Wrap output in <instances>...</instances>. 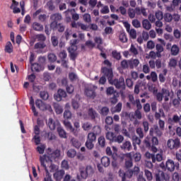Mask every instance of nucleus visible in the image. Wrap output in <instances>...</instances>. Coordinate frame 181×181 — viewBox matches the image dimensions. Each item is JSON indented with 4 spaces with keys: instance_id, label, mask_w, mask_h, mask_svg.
I'll return each mask as SVG.
<instances>
[{
    "instance_id": "a18cd8bd",
    "label": "nucleus",
    "mask_w": 181,
    "mask_h": 181,
    "mask_svg": "<svg viewBox=\"0 0 181 181\" xmlns=\"http://www.w3.org/2000/svg\"><path fill=\"white\" fill-rule=\"evenodd\" d=\"M98 142L102 148L105 146V138H104V136H100L98 139Z\"/></svg>"
},
{
    "instance_id": "f8f14e48",
    "label": "nucleus",
    "mask_w": 181,
    "mask_h": 181,
    "mask_svg": "<svg viewBox=\"0 0 181 181\" xmlns=\"http://www.w3.org/2000/svg\"><path fill=\"white\" fill-rule=\"evenodd\" d=\"M154 134L157 135V136H162V131H160L159 127L156 125L150 129V135L153 136Z\"/></svg>"
},
{
    "instance_id": "1a4fd4ad",
    "label": "nucleus",
    "mask_w": 181,
    "mask_h": 181,
    "mask_svg": "<svg viewBox=\"0 0 181 181\" xmlns=\"http://www.w3.org/2000/svg\"><path fill=\"white\" fill-rule=\"evenodd\" d=\"M167 146L169 149H177L180 146V140L179 139H169L167 141Z\"/></svg>"
},
{
    "instance_id": "cd10ccee",
    "label": "nucleus",
    "mask_w": 181,
    "mask_h": 181,
    "mask_svg": "<svg viewBox=\"0 0 181 181\" xmlns=\"http://www.w3.org/2000/svg\"><path fill=\"white\" fill-rule=\"evenodd\" d=\"M143 28L146 29V30H149L151 28H152V25L148 20H144L142 22Z\"/></svg>"
},
{
    "instance_id": "a211bd4d",
    "label": "nucleus",
    "mask_w": 181,
    "mask_h": 181,
    "mask_svg": "<svg viewBox=\"0 0 181 181\" xmlns=\"http://www.w3.org/2000/svg\"><path fill=\"white\" fill-rule=\"evenodd\" d=\"M129 68L134 69V67H138L139 66V59H132L129 60Z\"/></svg>"
},
{
    "instance_id": "a878e982",
    "label": "nucleus",
    "mask_w": 181,
    "mask_h": 181,
    "mask_svg": "<svg viewBox=\"0 0 181 181\" xmlns=\"http://www.w3.org/2000/svg\"><path fill=\"white\" fill-rule=\"evenodd\" d=\"M121 148L125 151H131V149H132V144L130 143V141H127L122 144Z\"/></svg>"
},
{
    "instance_id": "680f3d73",
    "label": "nucleus",
    "mask_w": 181,
    "mask_h": 181,
    "mask_svg": "<svg viewBox=\"0 0 181 181\" xmlns=\"http://www.w3.org/2000/svg\"><path fill=\"white\" fill-rule=\"evenodd\" d=\"M83 21L87 23H90L91 22V16L88 13H85L83 15Z\"/></svg>"
},
{
    "instance_id": "dca6fc26",
    "label": "nucleus",
    "mask_w": 181,
    "mask_h": 181,
    "mask_svg": "<svg viewBox=\"0 0 181 181\" xmlns=\"http://www.w3.org/2000/svg\"><path fill=\"white\" fill-rule=\"evenodd\" d=\"M64 174H65V172L63 170L56 171V173H54V179H56V180H61L63 179Z\"/></svg>"
},
{
    "instance_id": "49530a36",
    "label": "nucleus",
    "mask_w": 181,
    "mask_h": 181,
    "mask_svg": "<svg viewBox=\"0 0 181 181\" xmlns=\"http://www.w3.org/2000/svg\"><path fill=\"white\" fill-rule=\"evenodd\" d=\"M129 52H131V53H132V54H134V56H136L138 54V49L135 47V45H134V44L131 45Z\"/></svg>"
},
{
    "instance_id": "864d4df0",
    "label": "nucleus",
    "mask_w": 181,
    "mask_h": 181,
    "mask_svg": "<svg viewBox=\"0 0 181 181\" xmlns=\"http://www.w3.org/2000/svg\"><path fill=\"white\" fill-rule=\"evenodd\" d=\"M145 156H146V158H147L148 159H151V158L153 163H155V162H156L155 155L151 154V153H149V152H146V153H145Z\"/></svg>"
},
{
    "instance_id": "13d9d810",
    "label": "nucleus",
    "mask_w": 181,
    "mask_h": 181,
    "mask_svg": "<svg viewBox=\"0 0 181 181\" xmlns=\"http://www.w3.org/2000/svg\"><path fill=\"white\" fill-rule=\"evenodd\" d=\"M45 47H46V45H45V43L43 42H37L34 48L36 49H45Z\"/></svg>"
},
{
    "instance_id": "ddd939ff",
    "label": "nucleus",
    "mask_w": 181,
    "mask_h": 181,
    "mask_svg": "<svg viewBox=\"0 0 181 181\" xmlns=\"http://www.w3.org/2000/svg\"><path fill=\"white\" fill-rule=\"evenodd\" d=\"M59 125H60L59 120L54 121L53 119H49L48 126L52 131L56 129V127H59Z\"/></svg>"
},
{
    "instance_id": "6e6d98bb",
    "label": "nucleus",
    "mask_w": 181,
    "mask_h": 181,
    "mask_svg": "<svg viewBox=\"0 0 181 181\" xmlns=\"http://www.w3.org/2000/svg\"><path fill=\"white\" fill-rule=\"evenodd\" d=\"M38 63L40 66H43L45 67V64H46V57H40L38 59Z\"/></svg>"
},
{
    "instance_id": "20e7f679",
    "label": "nucleus",
    "mask_w": 181,
    "mask_h": 181,
    "mask_svg": "<svg viewBox=\"0 0 181 181\" xmlns=\"http://www.w3.org/2000/svg\"><path fill=\"white\" fill-rule=\"evenodd\" d=\"M46 158L49 162H56L59 160V158H60V150L52 151L51 148H48L47 150Z\"/></svg>"
},
{
    "instance_id": "58836bf2",
    "label": "nucleus",
    "mask_w": 181,
    "mask_h": 181,
    "mask_svg": "<svg viewBox=\"0 0 181 181\" xmlns=\"http://www.w3.org/2000/svg\"><path fill=\"white\" fill-rule=\"evenodd\" d=\"M145 176L147 179V180H152L153 179V176L152 175V173L149 171L148 170H144Z\"/></svg>"
},
{
    "instance_id": "6ab92c4d",
    "label": "nucleus",
    "mask_w": 181,
    "mask_h": 181,
    "mask_svg": "<svg viewBox=\"0 0 181 181\" xmlns=\"http://www.w3.org/2000/svg\"><path fill=\"white\" fill-rule=\"evenodd\" d=\"M168 74V69H165L163 71V74H160L158 76V79L160 83H165L166 81V75Z\"/></svg>"
},
{
    "instance_id": "c03bdc74",
    "label": "nucleus",
    "mask_w": 181,
    "mask_h": 181,
    "mask_svg": "<svg viewBox=\"0 0 181 181\" xmlns=\"http://www.w3.org/2000/svg\"><path fill=\"white\" fill-rule=\"evenodd\" d=\"M155 16L158 21H162L163 19V12L158 11L155 13Z\"/></svg>"
},
{
    "instance_id": "69168bd1",
    "label": "nucleus",
    "mask_w": 181,
    "mask_h": 181,
    "mask_svg": "<svg viewBox=\"0 0 181 181\" xmlns=\"http://www.w3.org/2000/svg\"><path fill=\"white\" fill-rule=\"evenodd\" d=\"M169 66L170 67H175L177 66V60L175 59H170Z\"/></svg>"
},
{
    "instance_id": "2eb2a0df",
    "label": "nucleus",
    "mask_w": 181,
    "mask_h": 181,
    "mask_svg": "<svg viewBox=\"0 0 181 181\" xmlns=\"http://www.w3.org/2000/svg\"><path fill=\"white\" fill-rule=\"evenodd\" d=\"M101 164L105 168H108L111 164V159H110V158H108L107 156H103L101 158Z\"/></svg>"
},
{
    "instance_id": "f257e3e1",
    "label": "nucleus",
    "mask_w": 181,
    "mask_h": 181,
    "mask_svg": "<svg viewBox=\"0 0 181 181\" xmlns=\"http://www.w3.org/2000/svg\"><path fill=\"white\" fill-rule=\"evenodd\" d=\"M102 72L105 76H106V77H107L110 84H113L115 86L116 88H125V81L124 77L122 76L119 79H115L112 81V77H114V75L111 68H102Z\"/></svg>"
},
{
    "instance_id": "393cba45",
    "label": "nucleus",
    "mask_w": 181,
    "mask_h": 181,
    "mask_svg": "<svg viewBox=\"0 0 181 181\" xmlns=\"http://www.w3.org/2000/svg\"><path fill=\"white\" fill-rule=\"evenodd\" d=\"M30 105H31V110L35 117H37V112H36V107H35V100L33 99V96L30 97Z\"/></svg>"
},
{
    "instance_id": "b1692460",
    "label": "nucleus",
    "mask_w": 181,
    "mask_h": 181,
    "mask_svg": "<svg viewBox=\"0 0 181 181\" xmlns=\"http://www.w3.org/2000/svg\"><path fill=\"white\" fill-rule=\"evenodd\" d=\"M40 163L41 168H43V169L46 170V154L40 156Z\"/></svg>"
},
{
    "instance_id": "f704fd0d",
    "label": "nucleus",
    "mask_w": 181,
    "mask_h": 181,
    "mask_svg": "<svg viewBox=\"0 0 181 181\" xmlns=\"http://www.w3.org/2000/svg\"><path fill=\"white\" fill-rule=\"evenodd\" d=\"M92 134H95L96 136L97 135H100L101 134V127L100 126L93 127Z\"/></svg>"
},
{
    "instance_id": "473e14b6",
    "label": "nucleus",
    "mask_w": 181,
    "mask_h": 181,
    "mask_svg": "<svg viewBox=\"0 0 181 181\" xmlns=\"http://www.w3.org/2000/svg\"><path fill=\"white\" fill-rule=\"evenodd\" d=\"M119 39L122 43H127V42H128V38L127 37V35H125L124 33L119 34Z\"/></svg>"
},
{
    "instance_id": "c9c22d12",
    "label": "nucleus",
    "mask_w": 181,
    "mask_h": 181,
    "mask_svg": "<svg viewBox=\"0 0 181 181\" xmlns=\"http://www.w3.org/2000/svg\"><path fill=\"white\" fill-rule=\"evenodd\" d=\"M66 155L68 158H74L77 155V151L74 149H70L67 151Z\"/></svg>"
},
{
    "instance_id": "aec40b11",
    "label": "nucleus",
    "mask_w": 181,
    "mask_h": 181,
    "mask_svg": "<svg viewBox=\"0 0 181 181\" xmlns=\"http://www.w3.org/2000/svg\"><path fill=\"white\" fill-rule=\"evenodd\" d=\"M57 132L61 138H67V133L62 127H57Z\"/></svg>"
},
{
    "instance_id": "412c9836",
    "label": "nucleus",
    "mask_w": 181,
    "mask_h": 181,
    "mask_svg": "<svg viewBox=\"0 0 181 181\" xmlns=\"http://www.w3.org/2000/svg\"><path fill=\"white\" fill-rule=\"evenodd\" d=\"M165 180V173L163 171H158L156 174V181H163Z\"/></svg>"
},
{
    "instance_id": "e2e57ef3",
    "label": "nucleus",
    "mask_w": 181,
    "mask_h": 181,
    "mask_svg": "<svg viewBox=\"0 0 181 181\" xmlns=\"http://www.w3.org/2000/svg\"><path fill=\"white\" fill-rule=\"evenodd\" d=\"M108 112H110V109L107 107H104L100 110V114L102 115H108Z\"/></svg>"
},
{
    "instance_id": "338daca9",
    "label": "nucleus",
    "mask_w": 181,
    "mask_h": 181,
    "mask_svg": "<svg viewBox=\"0 0 181 181\" xmlns=\"http://www.w3.org/2000/svg\"><path fill=\"white\" fill-rule=\"evenodd\" d=\"M135 10H134L133 8H129L128 11V14L129 18H131L132 19H134V18H135Z\"/></svg>"
},
{
    "instance_id": "c756f323",
    "label": "nucleus",
    "mask_w": 181,
    "mask_h": 181,
    "mask_svg": "<svg viewBox=\"0 0 181 181\" xmlns=\"http://www.w3.org/2000/svg\"><path fill=\"white\" fill-rule=\"evenodd\" d=\"M71 142L73 146H74V148H76L77 149H78V148L81 146V143L76 139H71Z\"/></svg>"
},
{
    "instance_id": "c85d7f7f",
    "label": "nucleus",
    "mask_w": 181,
    "mask_h": 181,
    "mask_svg": "<svg viewBox=\"0 0 181 181\" xmlns=\"http://www.w3.org/2000/svg\"><path fill=\"white\" fill-rule=\"evenodd\" d=\"M50 19H52V21H54L55 22L62 21V14H60V13L52 14L50 17Z\"/></svg>"
},
{
    "instance_id": "de8ad7c7",
    "label": "nucleus",
    "mask_w": 181,
    "mask_h": 181,
    "mask_svg": "<svg viewBox=\"0 0 181 181\" xmlns=\"http://www.w3.org/2000/svg\"><path fill=\"white\" fill-rule=\"evenodd\" d=\"M121 110H122V103H119L112 110V112H121Z\"/></svg>"
},
{
    "instance_id": "4be33fe9",
    "label": "nucleus",
    "mask_w": 181,
    "mask_h": 181,
    "mask_svg": "<svg viewBox=\"0 0 181 181\" xmlns=\"http://www.w3.org/2000/svg\"><path fill=\"white\" fill-rule=\"evenodd\" d=\"M33 29L37 32H42L43 30V25L37 22L33 23Z\"/></svg>"
},
{
    "instance_id": "0eeeda50",
    "label": "nucleus",
    "mask_w": 181,
    "mask_h": 181,
    "mask_svg": "<svg viewBox=\"0 0 181 181\" xmlns=\"http://www.w3.org/2000/svg\"><path fill=\"white\" fill-rule=\"evenodd\" d=\"M80 175L82 179H87V177H91L94 175V168L91 165H86L85 170H80Z\"/></svg>"
},
{
    "instance_id": "bb28decb",
    "label": "nucleus",
    "mask_w": 181,
    "mask_h": 181,
    "mask_svg": "<svg viewBox=\"0 0 181 181\" xmlns=\"http://www.w3.org/2000/svg\"><path fill=\"white\" fill-rule=\"evenodd\" d=\"M179 46L177 45H173L171 47V54L172 56H177L179 54Z\"/></svg>"
},
{
    "instance_id": "f3484780",
    "label": "nucleus",
    "mask_w": 181,
    "mask_h": 181,
    "mask_svg": "<svg viewBox=\"0 0 181 181\" xmlns=\"http://www.w3.org/2000/svg\"><path fill=\"white\" fill-rule=\"evenodd\" d=\"M139 173V167H134L133 170H128L127 171V177L131 178L134 175H136Z\"/></svg>"
},
{
    "instance_id": "4c0bfd02",
    "label": "nucleus",
    "mask_w": 181,
    "mask_h": 181,
    "mask_svg": "<svg viewBox=\"0 0 181 181\" xmlns=\"http://www.w3.org/2000/svg\"><path fill=\"white\" fill-rule=\"evenodd\" d=\"M88 115L92 119H94L97 117V112H95V110H93V108H90L88 110Z\"/></svg>"
},
{
    "instance_id": "4d7b16f0",
    "label": "nucleus",
    "mask_w": 181,
    "mask_h": 181,
    "mask_svg": "<svg viewBox=\"0 0 181 181\" xmlns=\"http://www.w3.org/2000/svg\"><path fill=\"white\" fill-rule=\"evenodd\" d=\"M124 141V136L122 135H119L117 137L115 136V140L113 142H117L118 144H122Z\"/></svg>"
},
{
    "instance_id": "e433bc0d",
    "label": "nucleus",
    "mask_w": 181,
    "mask_h": 181,
    "mask_svg": "<svg viewBox=\"0 0 181 181\" xmlns=\"http://www.w3.org/2000/svg\"><path fill=\"white\" fill-rule=\"evenodd\" d=\"M65 128H66L67 131H71V129H73V125H71V123L67 120H64L63 122Z\"/></svg>"
},
{
    "instance_id": "7ed1b4c3",
    "label": "nucleus",
    "mask_w": 181,
    "mask_h": 181,
    "mask_svg": "<svg viewBox=\"0 0 181 181\" xmlns=\"http://www.w3.org/2000/svg\"><path fill=\"white\" fill-rule=\"evenodd\" d=\"M40 97L43 100L37 99L35 101V105L37 108H39L41 111H45L46 110V103H45L46 101V91H40Z\"/></svg>"
},
{
    "instance_id": "5fc2aeb1",
    "label": "nucleus",
    "mask_w": 181,
    "mask_h": 181,
    "mask_svg": "<svg viewBox=\"0 0 181 181\" xmlns=\"http://www.w3.org/2000/svg\"><path fill=\"white\" fill-rule=\"evenodd\" d=\"M35 39L37 40V42H45L46 40V37L43 34H38L35 35Z\"/></svg>"
},
{
    "instance_id": "f03ea898",
    "label": "nucleus",
    "mask_w": 181,
    "mask_h": 181,
    "mask_svg": "<svg viewBox=\"0 0 181 181\" xmlns=\"http://www.w3.org/2000/svg\"><path fill=\"white\" fill-rule=\"evenodd\" d=\"M174 96H175V93H173V90L170 91L169 90H168L165 88H163L161 89V91L158 92L156 95L157 100L160 103L163 101V100L166 103V102L169 101V97H170V98H173Z\"/></svg>"
},
{
    "instance_id": "052dcab7",
    "label": "nucleus",
    "mask_w": 181,
    "mask_h": 181,
    "mask_svg": "<svg viewBox=\"0 0 181 181\" xmlns=\"http://www.w3.org/2000/svg\"><path fill=\"white\" fill-rule=\"evenodd\" d=\"M64 118L65 119H70L71 118V112L69 110H65L64 112Z\"/></svg>"
},
{
    "instance_id": "a19ab883",
    "label": "nucleus",
    "mask_w": 181,
    "mask_h": 181,
    "mask_svg": "<svg viewBox=\"0 0 181 181\" xmlns=\"http://www.w3.org/2000/svg\"><path fill=\"white\" fill-rule=\"evenodd\" d=\"M173 19V16L169 13H166L164 14V20L165 22H172V20Z\"/></svg>"
},
{
    "instance_id": "37998d69",
    "label": "nucleus",
    "mask_w": 181,
    "mask_h": 181,
    "mask_svg": "<svg viewBox=\"0 0 181 181\" xmlns=\"http://www.w3.org/2000/svg\"><path fill=\"white\" fill-rule=\"evenodd\" d=\"M106 139H107L109 141H112V142H114L115 136H114V134L112 132H107L106 133Z\"/></svg>"
},
{
    "instance_id": "5701e85b",
    "label": "nucleus",
    "mask_w": 181,
    "mask_h": 181,
    "mask_svg": "<svg viewBox=\"0 0 181 181\" xmlns=\"http://www.w3.org/2000/svg\"><path fill=\"white\" fill-rule=\"evenodd\" d=\"M4 50L6 53H12L13 52V46L12 45V42L10 41L7 42Z\"/></svg>"
},
{
    "instance_id": "72a5a7b5",
    "label": "nucleus",
    "mask_w": 181,
    "mask_h": 181,
    "mask_svg": "<svg viewBox=\"0 0 181 181\" xmlns=\"http://www.w3.org/2000/svg\"><path fill=\"white\" fill-rule=\"evenodd\" d=\"M173 122L175 124H179L181 126V115H174L173 117Z\"/></svg>"
},
{
    "instance_id": "39448f33",
    "label": "nucleus",
    "mask_w": 181,
    "mask_h": 181,
    "mask_svg": "<svg viewBox=\"0 0 181 181\" xmlns=\"http://www.w3.org/2000/svg\"><path fill=\"white\" fill-rule=\"evenodd\" d=\"M95 141H97V136H95V134L91 132L88 133L85 144L87 149H93L94 148V142H95Z\"/></svg>"
},
{
    "instance_id": "9d476101",
    "label": "nucleus",
    "mask_w": 181,
    "mask_h": 181,
    "mask_svg": "<svg viewBox=\"0 0 181 181\" xmlns=\"http://www.w3.org/2000/svg\"><path fill=\"white\" fill-rule=\"evenodd\" d=\"M67 93L63 89L58 90L57 94L54 95V98L57 101H62V98H66Z\"/></svg>"
},
{
    "instance_id": "603ef678",
    "label": "nucleus",
    "mask_w": 181,
    "mask_h": 181,
    "mask_svg": "<svg viewBox=\"0 0 181 181\" xmlns=\"http://www.w3.org/2000/svg\"><path fill=\"white\" fill-rule=\"evenodd\" d=\"M92 125L91 124L86 122V123H83L82 125V128L84 131H90V129L92 128Z\"/></svg>"
},
{
    "instance_id": "774afa93",
    "label": "nucleus",
    "mask_w": 181,
    "mask_h": 181,
    "mask_svg": "<svg viewBox=\"0 0 181 181\" xmlns=\"http://www.w3.org/2000/svg\"><path fill=\"white\" fill-rule=\"evenodd\" d=\"M133 159L135 162H139L141 160V154L139 153H136L133 155Z\"/></svg>"
},
{
    "instance_id": "4468645a",
    "label": "nucleus",
    "mask_w": 181,
    "mask_h": 181,
    "mask_svg": "<svg viewBox=\"0 0 181 181\" xmlns=\"http://www.w3.org/2000/svg\"><path fill=\"white\" fill-rule=\"evenodd\" d=\"M31 70L32 71H37L38 73L39 71H43L45 66L37 63L32 64Z\"/></svg>"
},
{
    "instance_id": "423d86ee",
    "label": "nucleus",
    "mask_w": 181,
    "mask_h": 181,
    "mask_svg": "<svg viewBox=\"0 0 181 181\" xmlns=\"http://www.w3.org/2000/svg\"><path fill=\"white\" fill-rule=\"evenodd\" d=\"M77 43H78V40H71V47L68 49L72 60H75L76 57H77V46H76Z\"/></svg>"
},
{
    "instance_id": "2f4dec72",
    "label": "nucleus",
    "mask_w": 181,
    "mask_h": 181,
    "mask_svg": "<svg viewBox=\"0 0 181 181\" xmlns=\"http://www.w3.org/2000/svg\"><path fill=\"white\" fill-rule=\"evenodd\" d=\"M54 107L57 114H62L63 112V107L60 105L55 103Z\"/></svg>"
},
{
    "instance_id": "9b49d317",
    "label": "nucleus",
    "mask_w": 181,
    "mask_h": 181,
    "mask_svg": "<svg viewBox=\"0 0 181 181\" xmlns=\"http://www.w3.org/2000/svg\"><path fill=\"white\" fill-rule=\"evenodd\" d=\"M165 168L169 172H173L176 168V164L173 160L168 159L165 163Z\"/></svg>"
},
{
    "instance_id": "7c9ffc66",
    "label": "nucleus",
    "mask_w": 181,
    "mask_h": 181,
    "mask_svg": "<svg viewBox=\"0 0 181 181\" xmlns=\"http://www.w3.org/2000/svg\"><path fill=\"white\" fill-rule=\"evenodd\" d=\"M94 40L95 42L98 45V49L103 52V48H101V47L100 46V45H103V39H101V37H95Z\"/></svg>"
},
{
    "instance_id": "09e8293b",
    "label": "nucleus",
    "mask_w": 181,
    "mask_h": 181,
    "mask_svg": "<svg viewBox=\"0 0 181 181\" xmlns=\"http://www.w3.org/2000/svg\"><path fill=\"white\" fill-rule=\"evenodd\" d=\"M127 32L132 39H136V30L135 29H131Z\"/></svg>"
},
{
    "instance_id": "79ce46f5",
    "label": "nucleus",
    "mask_w": 181,
    "mask_h": 181,
    "mask_svg": "<svg viewBox=\"0 0 181 181\" xmlns=\"http://www.w3.org/2000/svg\"><path fill=\"white\" fill-rule=\"evenodd\" d=\"M32 142H34L35 145H40V136L37 135L33 136L32 139Z\"/></svg>"
},
{
    "instance_id": "ea45409f",
    "label": "nucleus",
    "mask_w": 181,
    "mask_h": 181,
    "mask_svg": "<svg viewBox=\"0 0 181 181\" xmlns=\"http://www.w3.org/2000/svg\"><path fill=\"white\" fill-rule=\"evenodd\" d=\"M36 149L40 155H43V153H45V149H46V146L45 144L38 146Z\"/></svg>"
},
{
    "instance_id": "3c124183",
    "label": "nucleus",
    "mask_w": 181,
    "mask_h": 181,
    "mask_svg": "<svg viewBox=\"0 0 181 181\" xmlns=\"http://www.w3.org/2000/svg\"><path fill=\"white\" fill-rule=\"evenodd\" d=\"M49 170L51 173L57 172V170H59V166H57L54 164H51L49 166Z\"/></svg>"
},
{
    "instance_id": "bf43d9fd",
    "label": "nucleus",
    "mask_w": 181,
    "mask_h": 181,
    "mask_svg": "<svg viewBox=\"0 0 181 181\" xmlns=\"http://www.w3.org/2000/svg\"><path fill=\"white\" fill-rule=\"evenodd\" d=\"M121 66L122 69H128L129 67V60H123L121 62Z\"/></svg>"
},
{
    "instance_id": "0e129e2a",
    "label": "nucleus",
    "mask_w": 181,
    "mask_h": 181,
    "mask_svg": "<svg viewBox=\"0 0 181 181\" xmlns=\"http://www.w3.org/2000/svg\"><path fill=\"white\" fill-rule=\"evenodd\" d=\"M116 12H120L122 15H127V8L124 6H120L119 9L116 10Z\"/></svg>"
},
{
    "instance_id": "8fccbe9b",
    "label": "nucleus",
    "mask_w": 181,
    "mask_h": 181,
    "mask_svg": "<svg viewBox=\"0 0 181 181\" xmlns=\"http://www.w3.org/2000/svg\"><path fill=\"white\" fill-rule=\"evenodd\" d=\"M119 176L122 177V181H125V178L128 177V172L125 173V172L122 171V170H119Z\"/></svg>"
},
{
    "instance_id": "6e6552de",
    "label": "nucleus",
    "mask_w": 181,
    "mask_h": 181,
    "mask_svg": "<svg viewBox=\"0 0 181 181\" xmlns=\"http://www.w3.org/2000/svg\"><path fill=\"white\" fill-rule=\"evenodd\" d=\"M97 90V86L94 85H89L85 90V94L87 97L90 98H94L95 97V90Z\"/></svg>"
}]
</instances>
